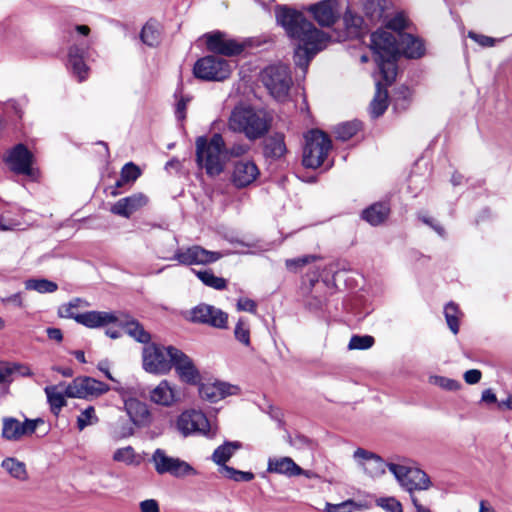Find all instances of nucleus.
Here are the masks:
<instances>
[{
	"label": "nucleus",
	"mask_w": 512,
	"mask_h": 512,
	"mask_svg": "<svg viewBox=\"0 0 512 512\" xmlns=\"http://www.w3.org/2000/svg\"><path fill=\"white\" fill-rule=\"evenodd\" d=\"M276 20L296 45L294 62L306 73L314 56L325 49L330 37L308 21L303 13L285 6L276 9Z\"/></svg>",
	"instance_id": "f257e3e1"
},
{
	"label": "nucleus",
	"mask_w": 512,
	"mask_h": 512,
	"mask_svg": "<svg viewBox=\"0 0 512 512\" xmlns=\"http://www.w3.org/2000/svg\"><path fill=\"white\" fill-rule=\"evenodd\" d=\"M370 48L373 51L379 72L387 84L393 83L397 76V61L400 55L415 59L424 55V44L410 33H399L398 39L391 32L377 30L370 36Z\"/></svg>",
	"instance_id": "f03ea898"
},
{
	"label": "nucleus",
	"mask_w": 512,
	"mask_h": 512,
	"mask_svg": "<svg viewBox=\"0 0 512 512\" xmlns=\"http://www.w3.org/2000/svg\"><path fill=\"white\" fill-rule=\"evenodd\" d=\"M272 122L273 115L268 110L240 104L232 109L227 125L229 130L255 141L269 132Z\"/></svg>",
	"instance_id": "7ed1b4c3"
},
{
	"label": "nucleus",
	"mask_w": 512,
	"mask_h": 512,
	"mask_svg": "<svg viewBox=\"0 0 512 512\" xmlns=\"http://www.w3.org/2000/svg\"><path fill=\"white\" fill-rule=\"evenodd\" d=\"M228 156L224 139L221 134H214L210 140L198 137L196 140V157L199 165L205 168L210 176L219 175Z\"/></svg>",
	"instance_id": "20e7f679"
},
{
	"label": "nucleus",
	"mask_w": 512,
	"mask_h": 512,
	"mask_svg": "<svg viewBox=\"0 0 512 512\" xmlns=\"http://www.w3.org/2000/svg\"><path fill=\"white\" fill-rule=\"evenodd\" d=\"M260 80L276 101L285 102L289 99L293 80L288 66L283 64L267 66L261 71Z\"/></svg>",
	"instance_id": "39448f33"
},
{
	"label": "nucleus",
	"mask_w": 512,
	"mask_h": 512,
	"mask_svg": "<svg viewBox=\"0 0 512 512\" xmlns=\"http://www.w3.org/2000/svg\"><path fill=\"white\" fill-rule=\"evenodd\" d=\"M302 163L307 168L320 167L331 149V140L320 130H311L305 136Z\"/></svg>",
	"instance_id": "423d86ee"
},
{
	"label": "nucleus",
	"mask_w": 512,
	"mask_h": 512,
	"mask_svg": "<svg viewBox=\"0 0 512 512\" xmlns=\"http://www.w3.org/2000/svg\"><path fill=\"white\" fill-rule=\"evenodd\" d=\"M231 71L229 61L214 55L200 58L193 67L195 77L205 81H223L230 76Z\"/></svg>",
	"instance_id": "0eeeda50"
},
{
	"label": "nucleus",
	"mask_w": 512,
	"mask_h": 512,
	"mask_svg": "<svg viewBox=\"0 0 512 512\" xmlns=\"http://www.w3.org/2000/svg\"><path fill=\"white\" fill-rule=\"evenodd\" d=\"M176 427L184 437L195 434L213 438L216 435V430L211 426L206 415L197 410L182 412L177 418Z\"/></svg>",
	"instance_id": "6e6552de"
},
{
	"label": "nucleus",
	"mask_w": 512,
	"mask_h": 512,
	"mask_svg": "<svg viewBox=\"0 0 512 512\" xmlns=\"http://www.w3.org/2000/svg\"><path fill=\"white\" fill-rule=\"evenodd\" d=\"M388 469L394 475L400 486L410 494L415 490H427L431 486L428 475L418 468L388 463ZM412 496L413 495H411V497Z\"/></svg>",
	"instance_id": "1a4fd4ad"
},
{
	"label": "nucleus",
	"mask_w": 512,
	"mask_h": 512,
	"mask_svg": "<svg viewBox=\"0 0 512 512\" xmlns=\"http://www.w3.org/2000/svg\"><path fill=\"white\" fill-rule=\"evenodd\" d=\"M58 315L61 318H71L77 323L88 328L107 327L111 322L116 321V313L107 311H87L84 313H76L73 305L70 303L63 304L58 309Z\"/></svg>",
	"instance_id": "9d476101"
},
{
	"label": "nucleus",
	"mask_w": 512,
	"mask_h": 512,
	"mask_svg": "<svg viewBox=\"0 0 512 512\" xmlns=\"http://www.w3.org/2000/svg\"><path fill=\"white\" fill-rule=\"evenodd\" d=\"M155 471L160 474H170L176 478L196 475V470L186 461L167 455L166 451L157 448L151 457Z\"/></svg>",
	"instance_id": "9b49d317"
},
{
	"label": "nucleus",
	"mask_w": 512,
	"mask_h": 512,
	"mask_svg": "<svg viewBox=\"0 0 512 512\" xmlns=\"http://www.w3.org/2000/svg\"><path fill=\"white\" fill-rule=\"evenodd\" d=\"M354 468L364 476L376 479L385 474L388 463L373 451L358 447L354 449Z\"/></svg>",
	"instance_id": "f8f14e48"
},
{
	"label": "nucleus",
	"mask_w": 512,
	"mask_h": 512,
	"mask_svg": "<svg viewBox=\"0 0 512 512\" xmlns=\"http://www.w3.org/2000/svg\"><path fill=\"white\" fill-rule=\"evenodd\" d=\"M143 368L146 372L163 375L171 370L169 346L148 344L143 348Z\"/></svg>",
	"instance_id": "ddd939ff"
},
{
	"label": "nucleus",
	"mask_w": 512,
	"mask_h": 512,
	"mask_svg": "<svg viewBox=\"0 0 512 512\" xmlns=\"http://www.w3.org/2000/svg\"><path fill=\"white\" fill-rule=\"evenodd\" d=\"M109 390V386L91 377H77L65 387V394L69 398L97 397Z\"/></svg>",
	"instance_id": "4468645a"
},
{
	"label": "nucleus",
	"mask_w": 512,
	"mask_h": 512,
	"mask_svg": "<svg viewBox=\"0 0 512 512\" xmlns=\"http://www.w3.org/2000/svg\"><path fill=\"white\" fill-rule=\"evenodd\" d=\"M42 423L43 420L40 418H26L23 422H21L14 417H4L2 419L1 436L7 441H19L23 437L30 436L35 433L38 425Z\"/></svg>",
	"instance_id": "2eb2a0df"
},
{
	"label": "nucleus",
	"mask_w": 512,
	"mask_h": 512,
	"mask_svg": "<svg viewBox=\"0 0 512 512\" xmlns=\"http://www.w3.org/2000/svg\"><path fill=\"white\" fill-rule=\"evenodd\" d=\"M169 353L171 368H175L180 380L187 384H197L200 381V373L193 360L174 346H169Z\"/></svg>",
	"instance_id": "dca6fc26"
},
{
	"label": "nucleus",
	"mask_w": 512,
	"mask_h": 512,
	"mask_svg": "<svg viewBox=\"0 0 512 512\" xmlns=\"http://www.w3.org/2000/svg\"><path fill=\"white\" fill-rule=\"evenodd\" d=\"M221 253L207 250L199 245L178 249L173 259L183 265H207L221 258Z\"/></svg>",
	"instance_id": "f3484780"
},
{
	"label": "nucleus",
	"mask_w": 512,
	"mask_h": 512,
	"mask_svg": "<svg viewBox=\"0 0 512 512\" xmlns=\"http://www.w3.org/2000/svg\"><path fill=\"white\" fill-rule=\"evenodd\" d=\"M191 320L195 323L225 329L227 328L228 314L215 306L203 303L191 310Z\"/></svg>",
	"instance_id": "a211bd4d"
},
{
	"label": "nucleus",
	"mask_w": 512,
	"mask_h": 512,
	"mask_svg": "<svg viewBox=\"0 0 512 512\" xmlns=\"http://www.w3.org/2000/svg\"><path fill=\"white\" fill-rule=\"evenodd\" d=\"M207 49L224 56H235L243 52L244 46L220 31L205 35Z\"/></svg>",
	"instance_id": "6ab92c4d"
},
{
	"label": "nucleus",
	"mask_w": 512,
	"mask_h": 512,
	"mask_svg": "<svg viewBox=\"0 0 512 512\" xmlns=\"http://www.w3.org/2000/svg\"><path fill=\"white\" fill-rule=\"evenodd\" d=\"M32 159V153L23 144H18L10 150L6 163L16 174L31 175Z\"/></svg>",
	"instance_id": "aec40b11"
},
{
	"label": "nucleus",
	"mask_w": 512,
	"mask_h": 512,
	"mask_svg": "<svg viewBox=\"0 0 512 512\" xmlns=\"http://www.w3.org/2000/svg\"><path fill=\"white\" fill-rule=\"evenodd\" d=\"M337 0H323L310 5L308 11L321 26H331L339 17L340 11Z\"/></svg>",
	"instance_id": "412c9836"
},
{
	"label": "nucleus",
	"mask_w": 512,
	"mask_h": 512,
	"mask_svg": "<svg viewBox=\"0 0 512 512\" xmlns=\"http://www.w3.org/2000/svg\"><path fill=\"white\" fill-rule=\"evenodd\" d=\"M148 198L143 193H135L128 197L119 199L112 207L111 212L115 215L129 218L133 213L144 207Z\"/></svg>",
	"instance_id": "4be33fe9"
},
{
	"label": "nucleus",
	"mask_w": 512,
	"mask_h": 512,
	"mask_svg": "<svg viewBox=\"0 0 512 512\" xmlns=\"http://www.w3.org/2000/svg\"><path fill=\"white\" fill-rule=\"evenodd\" d=\"M124 410L137 427H146L151 422L148 406L136 398L124 399Z\"/></svg>",
	"instance_id": "5701e85b"
},
{
	"label": "nucleus",
	"mask_w": 512,
	"mask_h": 512,
	"mask_svg": "<svg viewBox=\"0 0 512 512\" xmlns=\"http://www.w3.org/2000/svg\"><path fill=\"white\" fill-rule=\"evenodd\" d=\"M267 471L270 473L283 474L288 477L305 475L309 477V472L303 470L290 457L269 458Z\"/></svg>",
	"instance_id": "b1692460"
},
{
	"label": "nucleus",
	"mask_w": 512,
	"mask_h": 512,
	"mask_svg": "<svg viewBox=\"0 0 512 512\" xmlns=\"http://www.w3.org/2000/svg\"><path fill=\"white\" fill-rule=\"evenodd\" d=\"M259 175L256 164L252 161H239L234 165L232 181L235 186L242 188L253 183Z\"/></svg>",
	"instance_id": "393cba45"
},
{
	"label": "nucleus",
	"mask_w": 512,
	"mask_h": 512,
	"mask_svg": "<svg viewBox=\"0 0 512 512\" xmlns=\"http://www.w3.org/2000/svg\"><path fill=\"white\" fill-rule=\"evenodd\" d=\"M116 318L117 320L110 324H116L136 341L148 345L151 336L137 320L123 314H116Z\"/></svg>",
	"instance_id": "a878e982"
},
{
	"label": "nucleus",
	"mask_w": 512,
	"mask_h": 512,
	"mask_svg": "<svg viewBox=\"0 0 512 512\" xmlns=\"http://www.w3.org/2000/svg\"><path fill=\"white\" fill-rule=\"evenodd\" d=\"M86 48L83 45H73L68 53V66L79 82L88 77L89 68L84 62Z\"/></svg>",
	"instance_id": "bb28decb"
},
{
	"label": "nucleus",
	"mask_w": 512,
	"mask_h": 512,
	"mask_svg": "<svg viewBox=\"0 0 512 512\" xmlns=\"http://www.w3.org/2000/svg\"><path fill=\"white\" fill-rule=\"evenodd\" d=\"M150 401L165 407L172 406L178 401V395L174 386L167 380H162L150 391Z\"/></svg>",
	"instance_id": "cd10ccee"
},
{
	"label": "nucleus",
	"mask_w": 512,
	"mask_h": 512,
	"mask_svg": "<svg viewBox=\"0 0 512 512\" xmlns=\"http://www.w3.org/2000/svg\"><path fill=\"white\" fill-rule=\"evenodd\" d=\"M232 388L231 385L224 382L203 383L199 387V395L204 400L217 402L232 394Z\"/></svg>",
	"instance_id": "c85d7f7f"
},
{
	"label": "nucleus",
	"mask_w": 512,
	"mask_h": 512,
	"mask_svg": "<svg viewBox=\"0 0 512 512\" xmlns=\"http://www.w3.org/2000/svg\"><path fill=\"white\" fill-rule=\"evenodd\" d=\"M388 202H377L367 207L362 212V218L372 226L383 224L390 215Z\"/></svg>",
	"instance_id": "c756f323"
},
{
	"label": "nucleus",
	"mask_w": 512,
	"mask_h": 512,
	"mask_svg": "<svg viewBox=\"0 0 512 512\" xmlns=\"http://www.w3.org/2000/svg\"><path fill=\"white\" fill-rule=\"evenodd\" d=\"M392 83L387 84L382 78V81H377L376 92L370 104V113L372 117L377 118L381 116L388 108V91L387 87Z\"/></svg>",
	"instance_id": "7c9ffc66"
},
{
	"label": "nucleus",
	"mask_w": 512,
	"mask_h": 512,
	"mask_svg": "<svg viewBox=\"0 0 512 512\" xmlns=\"http://www.w3.org/2000/svg\"><path fill=\"white\" fill-rule=\"evenodd\" d=\"M287 152L285 137L282 133H274L264 141V156L271 159H280Z\"/></svg>",
	"instance_id": "2f4dec72"
},
{
	"label": "nucleus",
	"mask_w": 512,
	"mask_h": 512,
	"mask_svg": "<svg viewBox=\"0 0 512 512\" xmlns=\"http://www.w3.org/2000/svg\"><path fill=\"white\" fill-rule=\"evenodd\" d=\"M241 443L238 441H228L217 447L212 456V461L223 468L237 450L241 448Z\"/></svg>",
	"instance_id": "473e14b6"
},
{
	"label": "nucleus",
	"mask_w": 512,
	"mask_h": 512,
	"mask_svg": "<svg viewBox=\"0 0 512 512\" xmlns=\"http://www.w3.org/2000/svg\"><path fill=\"white\" fill-rule=\"evenodd\" d=\"M61 386L62 384L47 386L44 389L48 403L51 408V412L56 416L60 413L61 409L66 405L65 389L60 390Z\"/></svg>",
	"instance_id": "72a5a7b5"
},
{
	"label": "nucleus",
	"mask_w": 512,
	"mask_h": 512,
	"mask_svg": "<svg viewBox=\"0 0 512 512\" xmlns=\"http://www.w3.org/2000/svg\"><path fill=\"white\" fill-rule=\"evenodd\" d=\"M141 171L137 165L132 162L125 164L121 170L120 178L116 181L115 187L111 194L113 196L118 195V188L123 187L125 184H130L136 181V179L140 176Z\"/></svg>",
	"instance_id": "f704fd0d"
},
{
	"label": "nucleus",
	"mask_w": 512,
	"mask_h": 512,
	"mask_svg": "<svg viewBox=\"0 0 512 512\" xmlns=\"http://www.w3.org/2000/svg\"><path fill=\"white\" fill-rule=\"evenodd\" d=\"M365 16L374 23L379 21L386 8V0H361Z\"/></svg>",
	"instance_id": "c9c22d12"
},
{
	"label": "nucleus",
	"mask_w": 512,
	"mask_h": 512,
	"mask_svg": "<svg viewBox=\"0 0 512 512\" xmlns=\"http://www.w3.org/2000/svg\"><path fill=\"white\" fill-rule=\"evenodd\" d=\"M193 272L204 285L210 288H213L215 290H224L227 287V280L222 277L216 276L210 269H193Z\"/></svg>",
	"instance_id": "e433bc0d"
},
{
	"label": "nucleus",
	"mask_w": 512,
	"mask_h": 512,
	"mask_svg": "<svg viewBox=\"0 0 512 512\" xmlns=\"http://www.w3.org/2000/svg\"><path fill=\"white\" fill-rule=\"evenodd\" d=\"M1 467L5 469L13 478L18 480L27 479V470L25 464L16 458H5L1 463Z\"/></svg>",
	"instance_id": "4c0bfd02"
},
{
	"label": "nucleus",
	"mask_w": 512,
	"mask_h": 512,
	"mask_svg": "<svg viewBox=\"0 0 512 512\" xmlns=\"http://www.w3.org/2000/svg\"><path fill=\"white\" fill-rule=\"evenodd\" d=\"M25 289L41 294L53 293L58 289L57 283L45 278H31L25 281Z\"/></svg>",
	"instance_id": "58836bf2"
},
{
	"label": "nucleus",
	"mask_w": 512,
	"mask_h": 512,
	"mask_svg": "<svg viewBox=\"0 0 512 512\" xmlns=\"http://www.w3.org/2000/svg\"><path fill=\"white\" fill-rule=\"evenodd\" d=\"M135 427L137 426L131 419L120 418L112 425L111 433L115 439H124L134 434Z\"/></svg>",
	"instance_id": "ea45409f"
},
{
	"label": "nucleus",
	"mask_w": 512,
	"mask_h": 512,
	"mask_svg": "<svg viewBox=\"0 0 512 512\" xmlns=\"http://www.w3.org/2000/svg\"><path fill=\"white\" fill-rule=\"evenodd\" d=\"M409 27V20L404 12H397L386 24V31L391 32L398 39L399 33H405L404 30Z\"/></svg>",
	"instance_id": "a19ab883"
},
{
	"label": "nucleus",
	"mask_w": 512,
	"mask_h": 512,
	"mask_svg": "<svg viewBox=\"0 0 512 512\" xmlns=\"http://www.w3.org/2000/svg\"><path fill=\"white\" fill-rule=\"evenodd\" d=\"M251 332H250V324L248 320L244 318H240L234 328V337L235 339L242 344L243 346L250 348L251 347Z\"/></svg>",
	"instance_id": "79ce46f5"
},
{
	"label": "nucleus",
	"mask_w": 512,
	"mask_h": 512,
	"mask_svg": "<svg viewBox=\"0 0 512 512\" xmlns=\"http://www.w3.org/2000/svg\"><path fill=\"white\" fill-rule=\"evenodd\" d=\"M444 315L451 332L457 334L459 332V318L462 315L459 307L453 302L448 303L445 306Z\"/></svg>",
	"instance_id": "37998d69"
},
{
	"label": "nucleus",
	"mask_w": 512,
	"mask_h": 512,
	"mask_svg": "<svg viewBox=\"0 0 512 512\" xmlns=\"http://www.w3.org/2000/svg\"><path fill=\"white\" fill-rule=\"evenodd\" d=\"M113 460L126 465H139L141 463V458L136 455L134 448L131 446L117 449L114 452Z\"/></svg>",
	"instance_id": "c03bdc74"
},
{
	"label": "nucleus",
	"mask_w": 512,
	"mask_h": 512,
	"mask_svg": "<svg viewBox=\"0 0 512 512\" xmlns=\"http://www.w3.org/2000/svg\"><path fill=\"white\" fill-rule=\"evenodd\" d=\"M428 382L429 384L435 385L446 391H457L461 387V383L459 381L440 375L429 376Z\"/></svg>",
	"instance_id": "a18cd8bd"
},
{
	"label": "nucleus",
	"mask_w": 512,
	"mask_h": 512,
	"mask_svg": "<svg viewBox=\"0 0 512 512\" xmlns=\"http://www.w3.org/2000/svg\"><path fill=\"white\" fill-rule=\"evenodd\" d=\"M141 40L148 46H155L159 43L160 33L153 23H146L141 31Z\"/></svg>",
	"instance_id": "49530a36"
},
{
	"label": "nucleus",
	"mask_w": 512,
	"mask_h": 512,
	"mask_svg": "<svg viewBox=\"0 0 512 512\" xmlns=\"http://www.w3.org/2000/svg\"><path fill=\"white\" fill-rule=\"evenodd\" d=\"M220 472L228 479L236 482H249L254 479L252 472L240 471L230 466L220 468Z\"/></svg>",
	"instance_id": "de8ad7c7"
},
{
	"label": "nucleus",
	"mask_w": 512,
	"mask_h": 512,
	"mask_svg": "<svg viewBox=\"0 0 512 512\" xmlns=\"http://www.w3.org/2000/svg\"><path fill=\"white\" fill-rule=\"evenodd\" d=\"M99 421L95 409L93 406H89L84 409L77 417V427L80 431L85 429L87 426L95 425Z\"/></svg>",
	"instance_id": "09e8293b"
},
{
	"label": "nucleus",
	"mask_w": 512,
	"mask_h": 512,
	"mask_svg": "<svg viewBox=\"0 0 512 512\" xmlns=\"http://www.w3.org/2000/svg\"><path fill=\"white\" fill-rule=\"evenodd\" d=\"M23 222L18 218H13L10 213H5L0 217V230L11 231L21 229Z\"/></svg>",
	"instance_id": "8fccbe9b"
},
{
	"label": "nucleus",
	"mask_w": 512,
	"mask_h": 512,
	"mask_svg": "<svg viewBox=\"0 0 512 512\" xmlns=\"http://www.w3.org/2000/svg\"><path fill=\"white\" fill-rule=\"evenodd\" d=\"M318 259L315 255H305L294 259L286 260V267L289 270L296 271L298 268L304 267Z\"/></svg>",
	"instance_id": "3c124183"
},
{
	"label": "nucleus",
	"mask_w": 512,
	"mask_h": 512,
	"mask_svg": "<svg viewBox=\"0 0 512 512\" xmlns=\"http://www.w3.org/2000/svg\"><path fill=\"white\" fill-rule=\"evenodd\" d=\"M377 505L387 512H403L401 503L393 497L380 498Z\"/></svg>",
	"instance_id": "603ef678"
},
{
	"label": "nucleus",
	"mask_w": 512,
	"mask_h": 512,
	"mask_svg": "<svg viewBox=\"0 0 512 512\" xmlns=\"http://www.w3.org/2000/svg\"><path fill=\"white\" fill-rule=\"evenodd\" d=\"M334 134L336 139L346 141L352 138V124L350 122H343L334 127Z\"/></svg>",
	"instance_id": "864d4df0"
},
{
	"label": "nucleus",
	"mask_w": 512,
	"mask_h": 512,
	"mask_svg": "<svg viewBox=\"0 0 512 512\" xmlns=\"http://www.w3.org/2000/svg\"><path fill=\"white\" fill-rule=\"evenodd\" d=\"M468 37L482 47H493L498 42V40L495 38L478 34L473 31L468 32Z\"/></svg>",
	"instance_id": "5fc2aeb1"
},
{
	"label": "nucleus",
	"mask_w": 512,
	"mask_h": 512,
	"mask_svg": "<svg viewBox=\"0 0 512 512\" xmlns=\"http://www.w3.org/2000/svg\"><path fill=\"white\" fill-rule=\"evenodd\" d=\"M14 378L11 375L10 362H0V385L9 386L13 382Z\"/></svg>",
	"instance_id": "6e6d98bb"
},
{
	"label": "nucleus",
	"mask_w": 512,
	"mask_h": 512,
	"mask_svg": "<svg viewBox=\"0 0 512 512\" xmlns=\"http://www.w3.org/2000/svg\"><path fill=\"white\" fill-rule=\"evenodd\" d=\"M374 344V338L370 335H354V349H369Z\"/></svg>",
	"instance_id": "4d7b16f0"
},
{
	"label": "nucleus",
	"mask_w": 512,
	"mask_h": 512,
	"mask_svg": "<svg viewBox=\"0 0 512 512\" xmlns=\"http://www.w3.org/2000/svg\"><path fill=\"white\" fill-rule=\"evenodd\" d=\"M325 510L327 512H351L352 511V499H348L338 504L326 503Z\"/></svg>",
	"instance_id": "13d9d810"
},
{
	"label": "nucleus",
	"mask_w": 512,
	"mask_h": 512,
	"mask_svg": "<svg viewBox=\"0 0 512 512\" xmlns=\"http://www.w3.org/2000/svg\"><path fill=\"white\" fill-rule=\"evenodd\" d=\"M237 310L256 314L257 304L250 298H240L237 301Z\"/></svg>",
	"instance_id": "bf43d9fd"
},
{
	"label": "nucleus",
	"mask_w": 512,
	"mask_h": 512,
	"mask_svg": "<svg viewBox=\"0 0 512 512\" xmlns=\"http://www.w3.org/2000/svg\"><path fill=\"white\" fill-rule=\"evenodd\" d=\"M11 375L12 377L17 374L22 377H30L33 375V372L29 368V366L17 362H10Z\"/></svg>",
	"instance_id": "052dcab7"
},
{
	"label": "nucleus",
	"mask_w": 512,
	"mask_h": 512,
	"mask_svg": "<svg viewBox=\"0 0 512 512\" xmlns=\"http://www.w3.org/2000/svg\"><path fill=\"white\" fill-rule=\"evenodd\" d=\"M482 373L480 370L471 369L464 373V380L467 384L473 385L481 380Z\"/></svg>",
	"instance_id": "680f3d73"
},
{
	"label": "nucleus",
	"mask_w": 512,
	"mask_h": 512,
	"mask_svg": "<svg viewBox=\"0 0 512 512\" xmlns=\"http://www.w3.org/2000/svg\"><path fill=\"white\" fill-rule=\"evenodd\" d=\"M141 512H160L159 505L154 499H147L140 503Z\"/></svg>",
	"instance_id": "e2e57ef3"
},
{
	"label": "nucleus",
	"mask_w": 512,
	"mask_h": 512,
	"mask_svg": "<svg viewBox=\"0 0 512 512\" xmlns=\"http://www.w3.org/2000/svg\"><path fill=\"white\" fill-rule=\"evenodd\" d=\"M419 218L424 224L430 226L438 235L444 236L445 231L440 224L435 223L431 218L425 215H420Z\"/></svg>",
	"instance_id": "0e129e2a"
},
{
	"label": "nucleus",
	"mask_w": 512,
	"mask_h": 512,
	"mask_svg": "<svg viewBox=\"0 0 512 512\" xmlns=\"http://www.w3.org/2000/svg\"><path fill=\"white\" fill-rule=\"evenodd\" d=\"M324 297L323 296H311L307 297L306 299V305L309 309L317 310L322 307V304L324 303Z\"/></svg>",
	"instance_id": "69168bd1"
},
{
	"label": "nucleus",
	"mask_w": 512,
	"mask_h": 512,
	"mask_svg": "<svg viewBox=\"0 0 512 512\" xmlns=\"http://www.w3.org/2000/svg\"><path fill=\"white\" fill-rule=\"evenodd\" d=\"M481 400L487 404H492L497 402V397L492 389H486L482 392Z\"/></svg>",
	"instance_id": "338daca9"
},
{
	"label": "nucleus",
	"mask_w": 512,
	"mask_h": 512,
	"mask_svg": "<svg viewBox=\"0 0 512 512\" xmlns=\"http://www.w3.org/2000/svg\"><path fill=\"white\" fill-rule=\"evenodd\" d=\"M47 336L51 340H55L57 342H61L63 339L62 331L58 328H48Z\"/></svg>",
	"instance_id": "774afa93"
}]
</instances>
